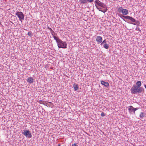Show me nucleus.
I'll return each mask as SVG.
<instances>
[{"label": "nucleus", "instance_id": "obj_1", "mask_svg": "<svg viewBox=\"0 0 146 146\" xmlns=\"http://www.w3.org/2000/svg\"><path fill=\"white\" fill-rule=\"evenodd\" d=\"M53 38L56 40L59 48H67V44L66 42L62 41L59 38L55 36H53Z\"/></svg>", "mask_w": 146, "mask_h": 146}, {"label": "nucleus", "instance_id": "obj_2", "mask_svg": "<svg viewBox=\"0 0 146 146\" xmlns=\"http://www.w3.org/2000/svg\"><path fill=\"white\" fill-rule=\"evenodd\" d=\"M131 91L132 94H137L144 92V89L142 87H138L136 86V85H133L131 89Z\"/></svg>", "mask_w": 146, "mask_h": 146}, {"label": "nucleus", "instance_id": "obj_3", "mask_svg": "<svg viewBox=\"0 0 146 146\" xmlns=\"http://www.w3.org/2000/svg\"><path fill=\"white\" fill-rule=\"evenodd\" d=\"M119 16L121 18L123 21H124L128 23L129 22H128L127 21H126L125 19H126L129 20L130 21H131V22H138L137 21H136L132 17L129 16H125L124 15H122L120 14L119 15Z\"/></svg>", "mask_w": 146, "mask_h": 146}, {"label": "nucleus", "instance_id": "obj_4", "mask_svg": "<svg viewBox=\"0 0 146 146\" xmlns=\"http://www.w3.org/2000/svg\"><path fill=\"white\" fill-rule=\"evenodd\" d=\"M22 133L28 138H31L32 137V135L30 131L29 130L25 129L23 130Z\"/></svg>", "mask_w": 146, "mask_h": 146}, {"label": "nucleus", "instance_id": "obj_5", "mask_svg": "<svg viewBox=\"0 0 146 146\" xmlns=\"http://www.w3.org/2000/svg\"><path fill=\"white\" fill-rule=\"evenodd\" d=\"M15 15L18 17L19 19V21L21 22L24 20L25 16L22 12L17 11L15 14Z\"/></svg>", "mask_w": 146, "mask_h": 146}, {"label": "nucleus", "instance_id": "obj_6", "mask_svg": "<svg viewBox=\"0 0 146 146\" xmlns=\"http://www.w3.org/2000/svg\"><path fill=\"white\" fill-rule=\"evenodd\" d=\"M95 5L96 7L98 6H100L103 8H105L106 7V5L102 2L98 0H96L95 1Z\"/></svg>", "mask_w": 146, "mask_h": 146}, {"label": "nucleus", "instance_id": "obj_7", "mask_svg": "<svg viewBox=\"0 0 146 146\" xmlns=\"http://www.w3.org/2000/svg\"><path fill=\"white\" fill-rule=\"evenodd\" d=\"M118 10L119 12L122 13L123 15H127L128 13V10L127 9H123L122 7L118 8Z\"/></svg>", "mask_w": 146, "mask_h": 146}, {"label": "nucleus", "instance_id": "obj_8", "mask_svg": "<svg viewBox=\"0 0 146 146\" xmlns=\"http://www.w3.org/2000/svg\"><path fill=\"white\" fill-rule=\"evenodd\" d=\"M96 41L99 44L101 43L102 41V38L101 36H98L96 39Z\"/></svg>", "mask_w": 146, "mask_h": 146}, {"label": "nucleus", "instance_id": "obj_9", "mask_svg": "<svg viewBox=\"0 0 146 146\" xmlns=\"http://www.w3.org/2000/svg\"><path fill=\"white\" fill-rule=\"evenodd\" d=\"M128 110L129 113H131L132 112H133L134 114H135V112L134 110V108L133 106H129V108H128Z\"/></svg>", "mask_w": 146, "mask_h": 146}, {"label": "nucleus", "instance_id": "obj_10", "mask_svg": "<svg viewBox=\"0 0 146 146\" xmlns=\"http://www.w3.org/2000/svg\"><path fill=\"white\" fill-rule=\"evenodd\" d=\"M26 80L30 84H32L34 82V79L32 77L28 78Z\"/></svg>", "mask_w": 146, "mask_h": 146}, {"label": "nucleus", "instance_id": "obj_11", "mask_svg": "<svg viewBox=\"0 0 146 146\" xmlns=\"http://www.w3.org/2000/svg\"><path fill=\"white\" fill-rule=\"evenodd\" d=\"M101 83L102 85H104L106 87H108L109 86V84L108 82L103 80L101 81Z\"/></svg>", "mask_w": 146, "mask_h": 146}, {"label": "nucleus", "instance_id": "obj_12", "mask_svg": "<svg viewBox=\"0 0 146 146\" xmlns=\"http://www.w3.org/2000/svg\"><path fill=\"white\" fill-rule=\"evenodd\" d=\"M96 8L99 10V11H101L104 13H105V12H106L108 10L107 8L104 9L103 10L102 9V8H101L99 6H98V7H96Z\"/></svg>", "mask_w": 146, "mask_h": 146}, {"label": "nucleus", "instance_id": "obj_13", "mask_svg": "<svg viewBox=\"0 0 146 146\" xmlns=\"http://www.w3.org/2000/svg\"><path fill=\"white\" fill-rule=\"evenodd\" d=\"M135 21H137L138 22H131H131L130 21L129 22H128V23H131L132 24H133L134 25H137V26H139V23H140L139 21H136V20H135Z\"/></svg>", "mask_w": 146, "mask_h": 146}, {"label": "nucleus", "instance_id": "obj_14", "mask_svg": "<svg viewBox=\"0 0 146 146\" xmlns=\"http://www.w3.org/2000/svg\"><path fill=\"white\" fill-rule=\"evenodd\" d=\"M73 87L75 91H77L78 90L79 87L77 84L74 83L73 85Z\"/></svg>", "mask_w": 146, "mask_h": 146}, {"label": "nucleus", "instance_id": "obj_15", "mask_svg": "<svg viewBox=\"0 0 146 146\" xmlns=\"http://www.w3.org/2000/svg\"><path fill=\"white\" fill-rule=\"evenodd\" d=\"M136 86H137L138 87H141V86L142 84L141 82L140 81H137L136 83Z\"/></svg>", "mask_w": 146, "mask_h": 146}, {"label": "nucleus", "instance_id": "obj_16", "mask_svg": "<svg viewBox=\"0 0 146 146\" xmlns=\"http://www.w3.org/2000/svg\"><path fill=\"white\" fill-rule=\"evenodd\" d=\"M80 3L82 4H86L87 3V0H80Z\"/></svg>", "mask_w": 146, "mask_h": 146}, {"label": "nucleus", "instance_id": "obj_17", "mask_svg": "<svg viewBox=\"0 0 146 146\" xmlns=\"http://www.w3.org/2000/svg\"><path fill=\"white\" fill-rule=\"evenodd\" d=\"M102 46L103 47L106 49H108L109 47V45L107 44H103Z\"/></svg>", "mask_w": 146, "mask_h": 146}, {"label": "nucleus", "instance_id": "obj_18", "mask_svg": "<svg viewBox=\"0 0 146 146\" xmlns=\"http://www.w3.org/2000/svg\"><path fill=\"white\" fill-rule=\"evenodd\" d=\"M45 102H46L45 101H42V100H40V101H39V103L40 104H43V105H44L46 106V104L45 103Z\"/></svg>", "mask_w": 146, "mask_h": 146}, {"label": "nucleus", "instance_id": "obj_19", "mask_svg": "<svg viewBox=\"0 0 146 146\" xmlns=\"http://www.w3.org/2000/svg\"><path fill=\"white\" fill-rule=\"evenodd\" d=\"M144 116V114L143 113V112H141L140 114L139 115V117H140V118L142 119L143 118Z\"/></svg>", "mask_w": 146, "mask_h": 146}, {"label": "nucleus", "instance_id": "obj_20", "mask_svg": "<svg viewBox=\"0 0 146 146\" xmlns=\"http://www.w3.org/2000/svg\"><path fill=\"white\" fill-rule=\"evenodd\" d=\"M104 44H107L106 43V40L105 39L103 41H102V42L101 43V45L102 46Z\"/></svg>", "mask_w": 146, "mask_h": 146}, {"label": "nucleus", "instance_id": "obj_21", "mask_svg": "<svg viewBox=\"0 0 146 146\" xmlns=\"http://www.w3.org/2000/svg\"><path fill=\"white\" fill-rule=\"evenodd\" d=\"M27 35L30 37H31L32 36V33L30 31L28 33Z\"/></svg>", "mask_w": 146, "mask_h": 146}, {"label": "nucleus", "instance_id": "obj_22", "mask_svg": "<svg viewBox=\"0 0 146 146\" xmlns=\"http://www.w3.org/2000/svg\"><path fill=\"white\" fill-rule=\"evenodd\" d=\"M51 33L53 37V36H54V35H55L56 34V33L53 30Z\"/></svg>", "mask_w": 146, "mask_h": 146}, {"label": "nucleus", "instance_id": "obj_23", "mask_svg": "<svg viewBox=\"0 0 146 146\" xmlns=\"http://www.w3.org/2000/svg\"><path fill=\"white\" fill-rule=\"evenodd\" d=\"M135 30L139 31L140 32H141V30L137 26L136 29H135Z\"/></svg>", "mask_w": 146, "mask_h": 146}, {"label": "nucleus", "instance_id": "obj_24", "mask_svg": "<svg viewBox=\"0 0 146 146\" xmlns=\"http://www.w3.org/2000/svg\"><path fill=\"white\" fill-rule=\"evenodd\" d=\"M48 29L51 32L53 31V30L51 28L49 27H48Z\"/></svg>", "mask_w": 146, "mask_h": 146}, {"label": "nucleus", "instance_id": "obj_25", "mask_svg": "<svg viewBox=\"0 0 146 146\" xmlns=\"http://www.w3.org/2000/svg\"><path fill=\"white\" fill-rule=\"evenodd\" d=\"M101 116H102V117H104V116H105V114H104V112H102V113H101Z\"/></svg>", "mask_w": 146, "mask_h": 146}, {"label": "nucleus", "instance_id": "obj_26", "mask_svg": "<svg viewBox=\"0 0 146 146\" xmlns=\"http://www.w3.org/2000/svg\"><path fill=\"white\" fill-rule=\"evenodd\" d=\"M134 111L135 112V111H136L138 109H139V108H134Z\"/></svg>", "mask_w": 146, "mask_h": 146}, {"label": "nucleus", "instance_id": "obj_27", "mask_svg": "<svg viewBox=\"0 0 146 146\" xmlns=\"http://www.w3.org/2000/svg\"><path fill=\"white\" fill-rule=\"evenodd\" d=\"M72 146H78V145L76 143L72 144Z\"/></svg>", "mask_w": 146, "mask_h": 146}, {"label": "nucleus", "instance_id": "obj_28", "mask_svg": "<svg viewBox=\"0 0 146 146\" xmlns=\"http://www.w3.org/2000/svg\"><path fill=\"white\" fill-rule=\"evenodd\" d=\"M94 0H87V1H88L90 3L93 1Z\"/></svg>", "mask_w": 146, "mask_h": 146}, {"label": "nucleus", "instance_id": "obj_29", "mask_svg": "<svg viewBox=\"0 0 146 146\" xmlns=\"http://www.w3.org/2000/svg\"><path fill=\"white\" fill-rule=\"evenodd\" d=\"M144 87H145V88H146V84H145V85H144Z\"/></svg>", "mask_w": 146, "mask_h": 146}, {"label": "nucleus", "instance_id": "obj_30", "mask_svg": "<svg viewBox=\"0 0 146 146\" xmlns=\"http://www.w3.org/2000/svg\"><path fill=\"white\" fill-rule=\"evenodd\" d=\"M58 146H60V144H58Z\"/></svg>", "mask_w": 146, "mask_h": 146}, {"label": "nucleus", "instance_id": "obj_31", "mask_svg": "<svg viewBox=\"0 0 146 146\" xmlns=\"http://www.w3.org/2000/svg\"><path fill=\"white\" fill-rule=\"evenodd\" d=\"M48 102L49 103H51L50 102Z\"/></svg>", "mask_w": 146, "mask_h": 146}]
</instances>
